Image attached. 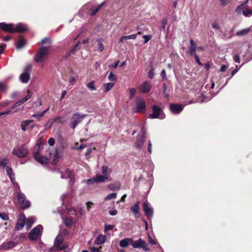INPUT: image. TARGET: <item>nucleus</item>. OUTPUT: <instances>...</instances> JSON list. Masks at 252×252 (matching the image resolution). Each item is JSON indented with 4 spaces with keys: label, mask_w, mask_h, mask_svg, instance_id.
Here are the masks:
<instances>
[{
    "label": "nucleus",
    "mask_w": 252,
    "mask_h": 252,
    "mask_svg": "<svg viewBox=\"0 0 252 252\" xmlns=\"http://www.w3.org/2000/svg\"><path fill=\"white\" fill-rule=\"evenodd\" d=\"M49 54V47L41 46L34 56V60L36 63L42 62L48 56Z\"/></svg>",
    "instance_id": "nucleus-1"
},
{
    "label": "nucleus",
    "mask_w": 252,
    "mask_h": 252,
    "mask_svg": "<svg viewBox=\"0 0 252 252\" xmlns=\"http://www.w3.org/2000/svg\"><path fill=\"white\" fill-rule=\"evenodd\" d=\"M29 154L28 149L25 144H23L19 147L15 148L12 151V155L19 158H25Z\"/></svg>",
    "instance_id": "nucleus-2"
},
{
    "label": "nucleus",
    "mask_w": 252,
    "mask_h": 252,
    "mask_svg": "<svg viewBox=\"0 0 252 252\" xmlns=\"http://www.w3.org/2000/svg\"><path fill=\"white\" fill-rule=\"evenodd\" d=\"M87 115H81L79 113L73 114L70 119L69 126L74 129Z\"/></svg>",
    "instance_id": "nucleus-3"
},
{
    "label": "nucleus",
    "mask_w": 252,
    "mask_h": 252,
    "mask_svg": "<svg viewBox=\"0 0 252 252\" xmlns=\"http://www.w3.org/2000/svg\"><path fill=\"white\" fill-rule=\"evenodd\" d=\"M17 198L22 210H25L30 207V202L26 199L25 195L20 190L17 192Z\"/></svg>",
    "instance_id": "nucleus-4"
},
{
    "label": "nucleus",
    "mask_w": 252,
    "mask_h": 252,
    "mask_svg": "<svg viewBox=\"0 0 252 252\" xmlns=\"http://www.w3.org/2000/svg\"><path fill=\"white\" fill-rule=\"evenodd\" d=\"M152 107L153 112L152 114H150V118H159L160 119H163L164 118L165 116L164 114H162L163 110L160 107L156 105H153Z\"/></svg>",
    "instance_id": "nucleus-5"
},
{
    "label": "nucleus",
    "mask_w": 252,
    "mask_h": 252,
    "mask_svg": "<svg viewBox=\"0 0 252 252\" xmlns=\"http://www.w3.org/2000/svg\"><path fill=\"white\" fill-rule=\"evenodd\" d=\"M0 29L3 32L13 33L14 31V25L13 24H6L5 22L0 23Z\"/></svg>",
    "instance_id": "nucleus-6"
},
{
    "label": "nucleus",
    "mask_w": 252,
    "mask_h": 252,
    "mask_svg": "<svg viewBox=\"0 0 252 252\" xmlns=\"http://www.w3.org/2000/svg\"><path fill=\"white\" fill-rule=\"evenodd\" d=\"M40 235V229L38 227H35L30 232L29 238L31 241H34L37 240Z\"/></svg>",
    "instance_id": "nucleus-7"
},
{
    "label": "nucleus",
    "mask_w": 252,
    "mask_h": 252,
    "mask_svg": "<svg viewBox=\"0 0 252 252\" xmlns=\"http://www.w3.org/2000/svg\"><path fill=\"white\" fill-rule=\"evenodd\" d=\"M142 207L145 215L147 218H150L153 216V210L149 206L148 201H145L143 203Z\"/></svg>",
    "instance_id": "nucleus-8"
},
{
    "label": "nucleus",
    "mask_w": 252,
    "mask_h": 252,
    "mask_svg": "<svg viewBox=\"0 0 252 252\" xmlns=\"http://www.w3.org/2000/svg\"><path fill=\"white\" fill-rule=\"evenodd\" d=\"M33 158L38 162L42 164H48L49 159L45 157L41 156L38 152H34L33 153Z\"/></svg>",
    "instance_id": "nucleus-9"
},
{
    "label": "nucleus",
    "mask_w": 252,
    "mask_h": 252,
    "mask_svg": "<svg viewBox=\"0 0 252 252\" xmlns=\"http://www.w3.org/2000/svg\"><path fill=\"white\" fill-rule=\"evenodd\" d=\"M140 202L137 201L134 205L130 208V212L133 214L135 218L140 217Z\"/></svg>",
    "instance_id": "nucleus-10"
},
{
    "label": "nucleus",
    "mask_w": 252,
    "mask_h": 252,
    "mask_svg": "<svg viewBox=\"0 0 252 252\" xmlns=\"http://www.w3.org/2000/svg\"><path fill=\"white\" fill-rule=\"evenodd\" d=\"M151 88L152 85L147 81L142 83L139 87V90L140 91L144 94H147L149 93Z\"/></svg>",
    "instance_id": "nucleus-11"
},
{
    "label": "nucleus",
    "mask_w": 252,
    "mask_h": 252,
    "mask_svg": "<svg viewBox=\"0 0 252 252\" xmlns=\"http://www.w3.org/2000/svg\"><path fill=\"white\" fill-rule=\"evenodd\" d=\"M16 246L15 242L10 241L7 242H4L0 246V249L3 250H7L14 248Z\"/></svg>",
    "instance_id": "nucleus-12"
},
{
    "label": "nucleus",
    "mask_w": 252,
    "mask_h": 252,
    "mask_svg": "<svg viewBox=\"0 0 252 252\" xmlns=\"http://www.w3.org/2000/svg\"><path fill=\"white\" fill-rule=\"evenodd\" d=\"M170 110L174 114H179L183 110L182 105L172 103L170 105Z\"/></svg>",
    "instance_id": "nucleus-13"
},
{
    "label": "nucleus",
    "mask_w": 252,
    "mask_h": 252,
    "mask_svg": "<svg viewBox=\"0 0 252 252\" xmlns=\"http://www.w3.org/2000/svg\"><path fill=\"white\" fill-rule=\"evenodd\" d=\"M146 103L144 101H137L135 112L143 113L145 111Z\"/></svg>",
    "instance_id": "nucleus-14"
},
{
    "label": "nucleus",
    "mask_w": 252,
    "mask_h": 252,
    "mask_svg": "<svg viewBox=\"0 0 252 252\" xmlns=\"http://www.w3.org/2000/svg\"><path fill=\"white\" fill-rule=\"evenodd\" d=\"M25 224V217L24 215L21 216L16 224L15 227L18 230L22 229Z\"/></svg>",
    "instance_id": "nucleus-15"
},
{
    "label": "nucleus",
    "mask_w": 252,
    "mask_h": 252,
    "mask_svg": "<svg viewBox=\"0 0 252 252\" xmlns=\"http://www.w3.org/2000/svg\"><path fill=\"white\" fill-rule=\"evenodd\" d=\"M28 27L26 26H24L22 24H18L15 27H14V33H23L28 31Z\"/></svg>",
    "instance_id": "nucleus-16"
},
{
    "label": "nucleus",
    "mask_w": 252,
    "mask_h": 252,
    "mask_svg": "<svg viewBox=\"0 0 252 252\" xmlns=\"http://www.w3.org/2000/svg\"><path fill=\"white\" fill-rule=\"evenodd\" d=\"M145 137L140 136V134H138L137 135L136 141L135 143V147L136 148H141L143 145L144 144V143L145 142Z\"/></svg>",
    "instance_id": "nucleus-17"
},
{
    "label": "nucleus",
    "mask_w": 252,
    "mask_h": 252,
    "mask_svg": "<svg viewBox=\"0 0 252 252\" xmlns=\"http://www.w3.org/2000/svg\"><path fill=\"white\" fill-rule=\"evenodd\" d=\"M106 239V236L105 235H102V234H99L98 235V236L96 238L94 243L96 245H100L104 244Z\"/></svg>",
    "instance_id": "nucleus-18"
},
{
    "label": "nucleus",
    "mask_w": 252,
    "mask_h": 252,
    "mask_svg": "<svg viewBox=\"0 0 252 252\" xmlns=\"http://www.w3.org/2000/svg\"><path fill=\"white\" fill-rule=\"evenodd\" d=\"M105 1H103L102 3H101L98 6L96 7L93 6L91 9V15L92 16H94L99 10V9L105 4Z\"/></svg>",
    "instance_id": "nucleus-19"
},
{
    "label": "nucleus",
    "mask_w": 252,
    "mask_h": 252,
    "mask_svg": "<svg viewBox=\"0 0 252 252\" xmlns=\"http://www.w3.org/2000/svg\"><path fill=\"white\" fill-rule=\"evenodd\" d=\"M190 46L189 48V53L190 56H194L195 54V50L196 49V44L192 39L190 40Z\"/></svg>",
    "instance_id": "nucleus-20"
},
{
    "label": "nucleus",
    "mask_w": 252,
    "mask_h": 252,
    "mask_svg": "<svg viewBox=\"0 0 252 252\" xmlns=\"http://www.w3.org/2000/svg\"><path fill=\"white\" fill-rule=\"evenodd\" d=\"M7 175L9 177L11 182L14 183L15 182V174L13 171L12 168L10 166H7L6 168Z\"/></svg>",
    "instance_id": "nucleus-21"
},
{
    "label": "nucleus",
    "mask_w": 252,
    "mask_h": 252,
    "mask_svg": "<svg viewBox=\"0 0 252 252\" xmlns=\"http://www.w3.org/2000/svg\"><path fill=\"white\" fill-rule=\"evenodd\" d=\"M30 79V73L25 72L22 73L20 76V80L23 83H27Z\"/></svg>",
    "instance_id": "nucleus-22"
},
{
    "label": "nucleus",
    "mask_w": 252,
    "mask_h": 252,
    "mask_svg": "<svg viewBox=\"0 0 252 252\" xmlns=\"http://www.w3.org/2000/svg\"><path fill=\"white\" fill-rule=\"evenodd\" d=\"M63 240V239L62 235L60 234L57 235L54 241V244L57 249L59 248V247L62 245Z\"/></svg>",
    "instance_id": "nucleus-23"
},
{
    "label": "nucleus",
    "mask_w": 252,
    "mask_h": 252,
    "mask_svg": "<svg viewBox=\"0 0 252 252\" xmlns=\"http://www.w3.org/2000/svg\"><path fill=\"white\" fill-rule=\"evenodd\" d=\"M132 242V239L131 238H125L122 239L120 242V246L122 248H126L130 245Z\"/></svg>",
    "instance_id": "nucleus-24"
},
{
    "label": "nucleus",
    "mask_w": 252,
    "mask_h": 252,
    "mask_svg": "<svg viewBox=\"0 0 252 252\" xmlns=\"http://www.w3.org/2000/svg\"><path fill=\"white\" fill-rule=\"evenodd\" d=\"M26 44V40L23 36H20L16 43V48L18 49L23 48Z\"/></svg>",
    "instance_id": "nucleus-25"
},
{
    "label": "nucleus",
    "mask_w": 252,
    "mask_h": 252,
    "mask_svg": "<svg viewBox=\"0 0 252 252\" xmlns=\"http://www.w3.org/2000/svg\"><path fill=\"white\" fill-rule=\"evenodd\" d=\"M51 43L52 40L49 37H45L43 38L40 42V44L42 45V46H48L49 50L51 47Z\"/></svg>",
    "instance_id": "nucleus-26"
},
{
    "label": "nucleus",
    "mask_w": 252,
    "mask_h": 252,
    "mask_svg": "<svg viewBox=\"0 0 252 252\" xmlns=\"http://www.w3.org/2000/svg\"><path fill=\"white\" fill-rule=\"evenodd\" d=\"M121 184L119 182L110 184L108 186V189L113 191L119 190L120 189Z\"/></svg>",
    "instance_id": "nucleus-27"
},
{
    "label": "nucleus",
    "mask_w": 252,
    "mask_h": 252,
    "mask_svg": "<svg viewBox=\"0 0 252 252\" xmlns=\"http://www.w3.org/2000/svg\"><path fill=\"white\" fill-rule=\"evenodd\" d=\"M64 223L67 227H71L74 223L73 218L72 217H66L64 219Z\"/></svg>",
    "instance_id": "nucleus-28"
},
{
    "label": "nucleus",
    "mask_w": 252,
    "mask_h": 252,
    "mask_svg": "<svg viewBox=\"0 0 252 252\" xmlns=\"http://www.w3.org/2000/svg\"><path fill=\"white\" fill-rule=\"evenodd\" d=\"M33 122L32 120H27L26 121H24L21 123V128L23 131H26L27 130V127L29 126V125Z\"/></svg>",
    "instance_id": "nucleus-29"
},
{
    "label": "nucleus",
    "mask_w": 252,
    "mask_h": 252,
    "mask_svg": "<svg viewBox=\"0 0 252 252\" xmlns=\"http://www.w3.org/2000/svg\"><path fill=\"white\" fill-rule=\"evenodd\" d=\"M107 178H108L107 176H103L101 175H97L94 177V180L96 182L103 183L107 179Z\"/></svg>",
    "instance_id": "nucleus-30"
},
{
    "label": "nucleus",
    "mask_w": 252,
    "mask_h": 252,
    "mask_svg": "<svg viewBox=\"0 0 252 252\" xmlns=\"http://www.w3.org/2000/svg\"><path fill=\"white\" fill-rule=\"evenodd\" d=\"M139 248H142L145 251H149L150 249L148 247V244L141 239H140Z\"/></svg>",
    "instance_id": "nucleus-31"
},
{
    "label": "nucleus",
    "mask_w": 252,
    "mask_h": 252,
    "mask_svg": "<svg viewBox=\"0 0 252 252\" xmlns=\"http://www.w3.org/2000/svg\"><path fill=\"white\" fill-rule=\"evenodd\" d=\"M103 39L101 37L97 39V42L98 43V49L100 52L102 51L104 49V45L103 44Z\"/></svg>",
    "instance_id": "nucleus-32"
},
{
    "label": "nucleus",
    "mask_w": 252,
    "mask_h": 252,
    "mask_svg": "<svg viewBox=\"0 0 252 252\" xmlns=\"http://www.w3.org/2000/svg\"><path fill=\"white\" fill-rule=\"evenodd\" d=\"M8 89V86L5 83L0 82V94L4 93Z\"/></svg>",
    "instance_id": "nucleus-33"
},
{
    "label": "nucleus",
    "mask_w": 252,
    "mask_h": 252,
    "mask_svg": "<svg viewBox=\"0 0 252 252\" xmlns=\"http://www.w3.org/2000/svg\"><path fill=\"white\" fill-rule=\"evenodd\" d=\"M71 175V171L68 168H66L64 172L62 174L61 177L62 178H70Z\"/></svg>",
    "instance_id": "nucleus-34"
},
{
    "label": "nucleus",
    "mask_w": 252,
    "mask_h": 252,
    "mask_svg": "<svg viewBox=\"0 0 252 252\" xmlns=\"http://www.w3.org/2000/svg\"><path fill=\"white\" fill-rule=\"evenodd\" d=\"M80 43V41H78V43L75 45L73 46L70 51H69L67 56H69L70 54H74L75 52L76 51L78 47L79 46Z\"/></svg>",
    "instance_id": "nucleus-35"
},
{
    "label": "nucleus",
    "mask_w": 252,
    "mask_h": 252,
    "mask_svg": "<svg viewBox=\"0 0 252 252\" xmlns=\"http://www.w3.org/2000/svg\"><path fill=\"white\" fill-rule=\"evenodd\" d=\"M247 8V6H245L244 4L242 3L236 7V11L237 13L240 14L241 12L243 13V11H244V10L246 9Z\"/></svg>",
    "instance_id": "nucleus-36"
},
{
    "label": "nucleus",
    "mask_w": 252,
    "mask_h": 252,
    "mask_svg": "<svg viewBox=\"0 0 252 252\" xmlns=\"http://www.w3.org/2000/svg\"><path fill=\"white\" fill-rule=\"evenodd\" d=\"M24 103V102H23L22 100L21 99L20 101H18L14 103V104L11 107L9 108L8 109L6 110L7 111H10V114L12 112V110L15 108L16 107L20 106V105Z\"/></svg>",
    "instance_id": "nucleus-37"
},
{
    "label": "nucleus",
    "mask_w": 252,
    "mask_h": 252,
    "mask_svg": "<svg viewBox=\"0 0 252 252\" xmlns=\"http://www.w3.org/2000/svg\"><path fill=\"white\" fill-rule=\"evenodd\" d=\"M105 86V89L104 90V92H108L110 90H111L114 86V83H108L105 84L104 85Z\"/></svg>",
    "instance_id": "nucleus-38"
},
{
    "label": "nucleus",
    "mask_w": 252,
    "mask_h": 252,
    "mask_svg": "<svg viewBox=\"0 0 252 252\" xmlns=\"http://www.w3.org/2000/svg\"><path fill=\"white\" fill-rule=\"evenodd\" d=\"M249 31H250V30L249 29H243V30L238 32H237L236 34L238 36L245 35L247 34L249 32Z\"/></svg>",
    "instance_id": "nucleus-39"
},
{
    "label": "nucleus",
    "mask_w": 252,
    "mask_h": 252,
    "mask_svg": "<svg viewBox=\"0 0 252 252\" xmlns=\"http://www.w3.org/2000/svg\"><path fill=\"white\" fill-rule=\"evenodd\" d=\"M8 162V159L7 158H0V166L5 168Z\"/></svg>",
    "instance_id": "nucleus-40"
},
{
    "label": "nucleus",
    "mask_w": 252,
    "mask_h": 252,
    "mask_svg": "<svg viewBox=\"0 0 252 252\" xmlns=\"http://www.w3.org/2000/svg\"><path fill=\"white\" fill-rule=\"evenodd\" d=\"M94 81H92L87 84V87L91 91H95L96 90L94 85Z\"/></svg>",
    "instance_id": "nucleus-41"
},
{
    "label": "nucleus",
    "mask_w": 252,
    "mask_h": 252,
    "mask_svg": "<svg viewBox=\"0 0 252 252\" xmlns=\"http://www.w3.org/2000/svg\"><path fill=\"white\" fill-rule=\"evenodd\" d=\"M116 197H117V193H111L105 197V200L115 199Z\"/></svg>",
    "instance_id": "nucleus-42"
},
{
    "label": "nucleus",
    "mask_w": 252,
    "mask_h": 252,
    "mask_svg": "<svg viewBox=\"0 0 252 252\" xmlns=\"http://www.w3.org/2000/svg\"><path fill=\"white\" fill-rule=\"evenodd\" d=\"M140 243V239L138 241H135L132 239V242H131L130 245L132 246L134 248H139Z\"/></svg>",
    "instance_id": "nucleus-43"
},
{
    "label": "nucleus",
    "mask_w": 252,
    "mask_h": 252,
    "mask_svg": "<svg viewBox=\"0 0 252 252\" xmlns=\"http://www.w3.org/2000/svg\"><path fill=\"white\" fill-rule=\"evenodd\" d=\"M243 15L246 16H249L252 15V9H249L247 8L246 10L243 11Z\"/></svg>",
    "instance_id": "nucleus-44"
},
{
    "label": "nucleus",
    "mask_w": 252,
    "mask_h": 252,
    "mask_svg": "<svg viewBox=\"0 0 252 252\" xmlns=\"http://www.w3.org/2000/svg\"><path fill=\"white\" fill-rule=\"evenodd\" d=\"M33 222L34 221L32 218H29L27 220V227H28V228H31Z\"/></svg>",
    "instance_id": "nucleus-45"
},
{
    "label": "nucleus",
    "mask_w": 252,
    "mask_h": 252,
    "mask_svg": "<svg viewBox=\"0 0 252 252\" xmlns=\"http://www.w3.org/2000/svg\"><path fill=\"white\" fill-rule=\"evenodd\" d=\"M53 122L57 124H63V118L62 117H57L53 119Z\"/></svg>",
    "instance_id": "nucleus-46"
},
{
    "label": "nucleus",
    "mask_w": 252,
    "mask_h": 252,
    "mask_svg": "<svg viewBox=\"0 0 252 252\" xmlns=\"http://www.w3.org/2000/svg\"><path fill=\"white\" fill-rule=\"evenodd\" d=\"M108 79L110 81H115L117 80V78L116 76L113 72H111L108 76Z\"/></svg>",
    "instance_id": "nucleus-47"
},
{
    "label": "nucleus",
    "mask_w": 252,
    "mask_h": 252,
    "mask_svg": "<svg viewBox=\"0 0 252 252\" xmlns=\"http://www.w3.org/2000/svg\"><path fill=\"white\" fill-rule=\"evenodd\" d=\"M0 218L3 220H9L8 215L5 213H0Z\"/></svg>",
    "instance_id": "nucleus-48"
},
{
    "label": "nucleus",
    "mask_w": 252,
    "mask_h": 252,
    "mask_svg": "<svg viewBox=\"0 0 252 252\" xmlns=\"http://www.w3.org/2000/svg\"><path fill=\"white\" fill-rule=\"evenodd\" d=\"M148 77L151 79L153 78L154 76V67L152 65L150 67V70L149 71V72H148Z\"/></svg>",
    "instance_id": "nucleus-49"
},
{
    "label": "nucleus",
    "mask_w": 252,
    "mask_h": 252,
    "mask_svg": "<svg viewBox=\"0 0 252 252\" xmlns=\"http://www.w3.org/2000/svg\"><path fill=\"white\" fill-rule=\"evenodd\" d=\"M163 94L165 95V96L166 97V98H168L169 96V93H166V85L164 83L163 84Z\"/></svg>",
    "instance_id": "nucleus-50"
},
{
    "label": "nucleus",
    "mask_w": 252,
    "mask_h": 252,
    "mask_svg": "<svg viewBox=\"0 0 252 252\" xmlns=\"http://www.w3.org/2000/svg\"><path fill=\"white\" fill-rule=\"evenodd\" d=\"M28 94L26 95V97H25L24 98H23L22 100L23 101V102H24V103H25V102H26L28 99H29L31 97V92H30L29 90L28 91Z\"/></svg>",
    "instance_id": "nucleus-51"
},
{
    "label": "nucleus",
    "mask_w": 252,
    "mask_h": 252,
    "mask_svg": "<svg viewBox=\"0 0 252 252\" xmlns=\"http://www.w3.org/2000/svg\"><path fill=\"white\" fill-rule=\"evenodd\" d=\"M143 38H144V43H147L152 38L151 35H145L143 36Z\"/></svg>",
    "instance_id": "nucleus-52"
},
{
    "label": "nucleus",
    "mask_w": 252,
    "mask_h": 252,
    "mask_svg": "<svg viewBox=\"0 0 252 252\" xmlns=\"http://www.w3.org/2000/svg\"><path fill=\"white\" fill-rule=\"evenodd\" d=\"M141 134L140 135L146 137V129L145 128L144 126H142L141 129Z\"/></svg>",
    "instance_id": "nucleus-53"
},
{
    "label": "nucleus",
    "mask_w": 252,
    "mask_h": 252,
    "mask_svg": "<svg viewBox=\"0 0 252 252\" xmlns=\"http://www.w3.org/2000/svg\"><path fill=\"white\" fill-rule=\"evenodd\" d=\"M130 98H132L136 93V89L135 88H131L129 91Z\"/></svg>",
    "instance_id": "nucleus-54"
},
{
    "label": "nucleus",
    "mask_w": 252,
    "mask_h": 252,
    "mask_svg": "<svg viewBox=\"0 0 252 252\" xmlns=\"http://www.w3.org/2000/svg\"><path fill=\"white\" fill-rule=\"evenodd\" d=\"M55 143V140L54 138H53L52 137L49 138V139H48L49 145L51 146H53V145H54Z\"/></svg>",
    "instance_id": "nucleus-55"
},
{
    "label": "nucleus",
    "mask_w": 252,
    "mask_h": 252,
    "mask_svg": "<svg viewBox=\"0 0 252 252\" xmlns=\"http://www.w3.org/2000/svg\"><path fill=\"white\" fill-rule=\"evenodd\" d=\"M220 0V4L222 6L226 5L230 1V0Z\"/></svg>",
    "instance_id": "nucleus-56"
},
{
    "label": "nucleus",
    "mask_w": 252,
    "mask_h": 252,
    "mask_svg": "<svg viewBox=\"0 0 252 252\" xmlns=\"http://www.w3.org/2000/svg\"><path fill=\"white\" fill-rule=\"evenodd\" d=\"M136 34H131L130 35H125V38L126 39H134L136 38Z\"/></svg>",
    "instance_id": "nucleus-57"
},
{
    "label": "nucleus",
    "mask_w": 252,
    "mask_h": 252,
    "mask_svg": "<svg viewBox=\"0 0 252 252\" xmlns=\"http://www.w3.org/2000/svg\"><path fill=\"white\" fill-rule=\"evenodd\" d=\"M113 228H114V225H110V224L105 225L104 230H105V231L111 230L113 229Z\"/></svg>",
    "instance_id": "nucleus-58"
},
{
    "label": "nucleus",
    "mask_w": 252,
    "mask_h": 252,
    "mask_svg": "<svg viewBox=\"0 0 252 252\" xmlns=\"http://www.w3.org/2000/svg\"><path fill=\"white\" fill-rule=\"evenodd\" d=\"M233 60L235 62L239 63L240 62V56L239 55H235L233 57Z\"/></svg>",
    "instance_id": "nucleus-59"
},
{
    "label": "nucleus",
    "mask_w": 252,
    "mask_h": 252,
    "mask_svg": "<svg viewBox=\"0 0 252 252\" xmlns=\"http://www.w3.org/2000/svg\"><path fill=\"white\" fill-rule=\"evenodd\" d=\"M167 23V20L166 18H164L162 20L161 24H162V28L163 30H165V26Z\"/></svg>",
    "instance_id": "nucleus-60"
},
{
    "label": "nucleus",
    "mask_w": 252,
    "mask_h": 252,
    "mask_svg": "<svg viewBox=\"0 0 252 252\" xmlns=\"http://www.w3.org/2000/svg\"><path fill=\"white\" fill-rule=\"evenodd\" d=\"M148 241H149V243L152 245H156V241L153 240L150 236V235H149L148 236Z\"/></svg>",
    "instance_id": "nucleus-61"
},
{
    "label": "nucleus",
    "mask_w": 252,
    "mask_h": 252,
    "mask_svg": "<svg viewBox=\"0 0 252 252\" xmlns=\"http://www.w3.org/2000/svg\"><path fill=\"white\" fill-rule=\"evenodd\" d=\"M101 169L102 174L106 175L108 170V167L106 166H103L102 167Z\"/></svg>",
    "instance_id": "nucleus-62"
},
{
    "label": "nucleus",
    "mask_w": 252,
    "mask_h": 252,
    "mask_svg": "<svg viewBox=\"0 0 252 252\" xmlns=\"http://www.w3.org/2000/svg\"><path fill=\"white\" fill-rule=\"evenodd\" d=\"M90 251L91 252H101L98 248L94 247L90 248Z\"/></svg>",
    "instance_id": "nucleus-63"
},
{
    "label": "nucleus",
    "mask_w": 252,
    "mask_h": 252,
    "mask_svg": "<svg viewBox=\"0 0 252 252\" xmlns=\"http://www.w3.org/2000/svg\"><path fill=\"white\" fill-rule=\"evenodd\" d=\"M212 27L215 29L219 30L220 29L219 25L217 22H214L213 23Z\"/></svg>",
    "instance_id": "nucleus-64"
}]
</instances>
